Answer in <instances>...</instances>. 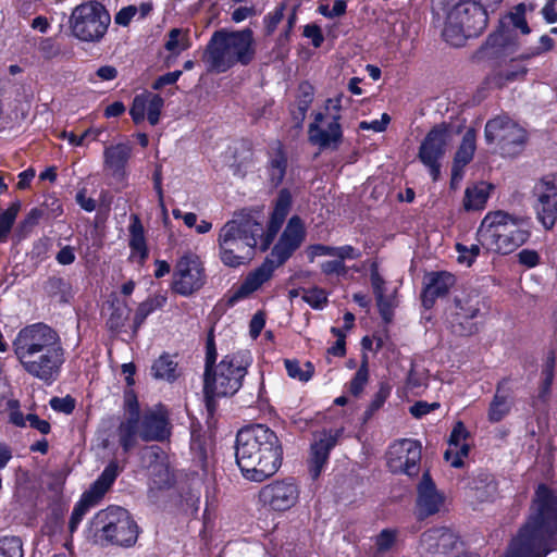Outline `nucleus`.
<instances>
[{
	"label": "nucleus",
	"mask_w": 557,
	"mask_h": 557,
	"mask_svg": "<svg viewBox=\"0 0 557 557\" xmlns=\"http://www.w3.org/2000/svg\"><path fill=\"white\" fill-rule=\"evenodd\" d=\"M171 436L168 411L162 406L147 410L140 419L139 437L145 442H163Z\"/></svg>",
	"instance_id": "nucleus-21"
},
{
	"label": "nucleus",
	"mask_w": 557,
	"mask_h": 557,
	"mask_svg": "<svg viewBox=\"0 0 557 557\" xmlns=\"http://www.w3.org/2000/svg\"><path fill=\"white\" fill-rule=\"evenodd\" d=\"M343 429H330L317 432L311 443L309 471L312 479H317L327 462L330 451L336 446Z\"/></svg>",
	"instance_id": "nucleus-19"
},
{
	"label": "nucleus",
	"mask_w": 557,
	"mask_h": 557,
	"mask_svg": "<svg viewBox=\"0 0 557 557\" xmlns=\"http://www.w3.org/2000/svg\"><path fill=\"white\" fill-rule=\"evenodd\" d=\"M530 237L529 223L504 211L488 212L478 230V242L488 251L510 253Z\"/></svg>",
	"instance_id": "nucleus-6"
},
{
	"label": "nucleus",
	"mask_w": 557,
	"mask_h": 557,
	"mask_svg": "<svg viewBox=\"0 0 557 557\" xmlns=\"http://www.w3.org/2000/svg\"><path fill=\"white\" fill-rule=\"evenodd\" d=\"M335 257L344 262L346 259L355 260L360 258L361 252L350 245H345L335 247Z\"/></svg>",
	"instance_id": "nucleus-63"
},
{
	"label": "nucleus",
	"mask_w": 557,
	"mask_h": 557,
	"mask_svg": "<svg viewBox=\"0 0 557 557\" xmlns=\"http://www.w3.org/2000/svg\"><path fill=\"white\" fill-rule=\"evenodd\" d=\"M50 406L53 410L63 413H71L75 408V401L70 396L60 398L53 397L50 399Z\"/></svg>",
	"instance_id": "nucleus-54"
},
{
	"label": "nucleus",
	"mask_w": 557,
	"mask_h": 557,
	"mask_svg": "<svg viewBox=\"0 0 557 557\" xmlns=\"http://www.w3.org/2000/svg\"><path fill=\"white\" fill-rule=\"evenodd\" d=\"M102 523L101 533L109 543L132 546L138 537V527L128 511L121 507H109L97 515Z\"/></svg>",
	"instance_id": "nucleus-9"
},
{
	"label": "nucleus",
	"mask_w": 557,
	"mask_h": 557,
	"mask_svg": "<svg viewBox=\"0 0 557 557\" xmlns=\"http://www.w3.org/2000/svg\"><path fill=\"white\" fill-rule=\"evenodd\" d=\"M445 13H457V17L468 30L481 32L487 23L486 10L482 0H442Z\"/></svg>",
	"instance_id": "nucleus-18"
},
{
	"label": "nucleus",
	"mask_w": 557,
	"mask_h": 557,
	"mask_svg": "<svg viewBox=\"0 0 557 557\" xmlns=\"http://www.w3.org/2000/svg\"><path fill=\"white\" fill-rule=\"evenodd\" d=\"M292 207V195L287 189H282L278 193V196L275 200L273 211L270 216V221L267 227V231L262 227V235L260 240V249L265 251L273 239L275 238L277 232L282 227L289 210Z\"/></svg>",
	"instance_id": "nucleus-27"
},
{
	"label": "nucleus",
	"mask_w": 557,
	"mask_h": 557,
	"mask_svg": "<svg viewBox=\"0 0 557 557\" xmlns=\"http://www.w3.org/2000/svg\"><path fill=\"white\" fill-rule=\"evenodd\" d=\"M457 20V13H446L443 37L446 42L453 46H460L466 37L476 34V32L468 30L467 26L460 20Z\"/></svg>",
	"instance_id": "nucleus-35"
},
{
	"label": "nucleus",
	"mask_w": 557,
	"mask_h": 557,
	"mask_svg": "<svg viewBox=\"0 0 557 557\" xmlns=\"http://www.w3.org/2000/svg\"><path fill=\"white\" fill-rule=\"evenodd\" d=\"M163 107L164 100L161 96L144 91L134 97L129 115L135 124H140L147 119L151 125H157Z\"/></svg>",
	"instance_id": "nucleus-25"
},
{
	"label": "nucleus",
	"mask_w": 557,
	"mask_h": 557,
	"mask_svg": "<svg viewBox=\"0 0 557 557\" xmlns=\"http://www.w3.org/2000/svg\"><path fill=\"white\" fill-rule=\"evenodd\" d=\"M206 283L205 267L195 253L182 256L175 264L172 288L182 296H190Z\"/></svg>",
	"instance_id": "nucleus-12"
},
{
	"label": "nucleus",
	"mask_w": 557,
	"mask_h": 557,
	"mask_svg": "<svg viewBox=\"0 0 557 557\" xmlns=\"http://www.w3.org/2000/svg\"><path fill=\"white\" fill-rule=\"evenodd\" d=\"M12 348L22 370L30 377L52 385L62 373L66 350L57 330L34 323L18 331Z\"/></svg>",
	"instance_id": "nucleus-1"
},
{
	"label": "nucleus",
	"mask_w": 557,
	"mask_h": 557,
	"mask_svg": "<svg viewBox=\"0 0 557 557\" xmlns=\"http://www.w3.org/2000/svg\"><path fill=\"white\" fill-rule=\"evenodd\" d=\"M339 115L329 120L323 113H318L309 127V139L320 148H336L342 140V128L338 123Z\"/></svg>",
	"instance_id": "nucleus-24"
},
{
	"label": "nucleus",
	"mask_w": 557,
	"mask_h": 557,
	"mask_svg": "<svg viewBox=\"0 0 557 557\" xmlns=\"http://www.w3.org/2000/svg\"><path fill=\"white\" fill-rule=\"evenodd\" d=\"M302 299L313 309H322L327 302V295L324 289L312 287L304 290Z\"/></svg>",
	"instance_id": "nucleus-48"
},
{
	"label": "nucleus",
	"mask_w": 557,
	"mask_h": 557,
	"mask_svg": "<svg viewBox=\"0 0 557 557\" xmlns=\"http://www.w3.org/2000/svg\"><path fill=\"white\" fill-rule=\"evenodd\" d=\"M307 256H308L310 262H313V260L317 257H324V256L335 257V247L326 246V245H322V244L310 245L307 248Z\"/></svg>",
	"instance_id": "nucleus-52"
},
{
	"label": "nucleus",
	"mask_w": 557,
	"mask_h": 557,
	"mask_svg": "<svg viewBox=\"0 0 557 557\" xmlns=\"http://www.w3.org/2000/svg\"><path fill=\"white\" fill-rule=\"evenodd\" d=\"M20 210V203H12L0 214V242L4 243L11 232Z\"/></svg>",
	"instance_id": "nucleus-44"
},
{
	"label": "nucleus",
	"mask_w": 557,
	"mask_h": 557,
	"mask_svg": "<svg viewBox=\"0 0 557 557\" xmlns=\"http://www.w3.org/2000/svg\"><path fill=\"white\" fill-rule=\"evenodd\" d=\"M528 70L520 63H512L508 69L500 71L495 77V85L502 87L507 83L522 79Z\"/></svg>",
	"instance_id": "nucleus-43"
},
{
	"label": "nucleus",
	"mask_w": 557,
	"mask_h": 557,
	"mask_svg": "<svg viewBox=\"0 0 557 557\" xmlns=\"http://www.w3.org/2000/svg\"><path fill=\"white\" fill-rule=\"evenodd\" d=\"M305 235L306 232L301 219L297 215L292 216L278 242L272 249L271 259L278 265L283 264L300 247Z\"/></svg>",
	"instance_id": "nucleus-20"
},
{
	"label": "nucleus",
	"mask_w": 557,
	"mask_h": 557,
	"mask_svg": "<svg viewBox=\"0 0 557 557\" xmlns=\"http://www.w3.org/2000/svg\"><path fill=\"white\" fill-rule=\"evenodd\" d=\"M376 302L382 318L385 321H389L393 313L394 301L389 296L384 294L376 296Z\"/></svg>",
	"instance_id": "nucleus-61"
},
{
	"label": "nucleus",
	"mask_w": 557,
	"mask_h": 557,
	"mask_svg": "<svg viewBox=\"0 0 557 557\" xmlns=\"http://www.w3.org/2000/svg\"><path fill=\"white\" fill-rule=\"evenodd\" d=\"M262 223L249 214L236 215L219 231L218 248L221 262L228 268L248 263L260 248Z\"/></svg>",
	"instance_id": "nucleus-4"
},
{
	"label": "nucleus",
	"mask_w": 557,
	"mask_h": 557,
	"mask_svg": "<svg viewBox=\"0 0 557 557\" xmlns=\"http://www.w3.org/2000/svg\"><path fill=\"white\" fill-rule=\"evenodd\" d=\"M437 408H440V403H436V401L435 403H426V401L420 400V401L414 403L410 407L409 411L414 418H421Z\"/></svg>",
	"instance_id": "nucleus-58"
},
{
	"label": "nucleus",
	"mask_w": 557,
	"mask_h": 557,
	"mask_svg": "<svg viewBox=\"0 0 557 557\" xmlns=\"http://www.w3.org/2000/svg\"><path fill=\"white\" fill-rule=\"evenodd\" d=\"M256 54L253 32L216 30L209 40L203 53V62L209 72L224 73L236 64H249Z\"/></svg>",
	"instance_id": "nucleus-5"
},
{
	"label": "nucleus",
	"mask_w": 557,
	"mask_h": 557,
	"mask_svg": "<svg viewBox=\"0 0 557 557\" xmlns=\"http://www.w3.org/2000/svg\"><path fill=\"white\" fill-rule=\"evenodd\" d=\"M332 333L337 337V341L327 349L330 355L343 357L345 355V332L337 327H332Z\"/></svg>",
	"instance_id": "nucleus-55"
},
{
	"label": "nucleus",
	"mask_w": 557,
	"mask_h": 557,
	"mask_svg": "<svg viewBox=\"0 0 557 557\" xmlns=\"http://www.w3.org/2000/svg\"><path fill=\"white\" fill-rule=\"evenodd\" d=\"M369 381L368 361L364 360L348 384V389L354 396H359Z\"/></svg>",
	"instance_id": "nucleus-46"
},
{
	"label": "nucleus",
	"mask_w": 557,
	"mask_h": 557,
	"mask_svg": "<svg viewBox=\"0 0 557 557\" xmlns=\"http://www.w3.org/2000/svg\"><path fill=\"white\" fill-rule=\"evenodd\" d=\"M493 186L486 182H479L468 186L465 190L463 208L466 211L482 210L485 208Z\"/></svg>",
	"instance_id": "nucleus-34"
},
{
	"label": "nucleus",
	"mask_w": 557,
	"mask_h": 557,
	"mask_svg": "<svg viewBox=\"0 0 557 557\" xmlns=\"http://www.w3.org/2000/svg\"><path fill=\"white\" fill-rule=\"evenodd\" d=\"M165 296L157 295L139 304L134 315V332L136 333L138 331V329L144 324L148 315H150L157 309L162 308L165 305Z\"/></svg>",
	"instance_id": "nucleus-39"
},
{
	"label": "nucleus",
	"mask_w": 557,
	"mask_h": 557,
	"mask_svg": "<svg viewBox=\"0 0 557 557\" xmlns=\"http://www.w3.org/2000/svg\"><path fill=\"white\" fill-rule=\"evenodd\" d=\"M99 134L100 131L87 129L81 136H76L72 132H62L60 137L66 139L73 146H82L88 136L94 135V139H96Z\"/></svg>",
	"instance_id": "nucleus-59"
},
{
	"label": "nucleus",
	"mask_w": 557,
	"mask_h": 557,
	"mask_svg": "<svg viewBox=\"0 0 557 557\" xmlns=\"http://www.w3.org/2000/svg\"><path fill=\"white\" fill-rule=\"evenodd\" d=\"M475 149V132L470 128L462 137V141L456 151L453 165L463 169L473 159Z\"/></svg>",
	"instance_id": "nucleus-37"
},
{
	"label": "nucleus",
	"mask_w": 557,
	"mask_h": 557,
	"mask_svg": "<svg viewBox=\"0 0 557 557\" xmlns=\"http://www.w3.org/2000/svg\"><path fill=\"white\" fill-rule=\"evenodd\" d=\"M278 267L280 265L271 258L265 259L258 268L250 271L242 284L233 290L228 302L234 305L242 299L248 298L271 280L275 269Z\"/></svg>",
	"instance_id": "nucleus-23"
},
{
	"label": "nucleus",
	"mask_w": 557,
	"mask_h": 557,
	"mask_svg": "<svg viewBox=\"0 0 557 557\" xmlns=\"http://www.w3.org/2000/svg\"><path fill=\"white\" fill-rule=\"evenodd\" d=\"M458 535L448 528H434L425 531L420 540V547L432 556L447 555L456 549Z\"/></svg>",
	"instance_id": "nucleus-26"
},
{
	"label": "nucleus",
	"mask_w": 557,
	"mask_h": 557,
	"mask_svg": "<svg viewBox=\"0 0 557 557\" xmlns=\"http://www.w3.org/2000/svg\"><path fill=\"white\" fill-rule=\"evenodd\" d=\"M391 391H392V388L388 384H386V383L380 384L379 391L374 394V396L368 407V410H367L368 416L373 414L385 404L386 399L391 395Z\"/></svg>",
	"instance_id": "nucleus-49"
},
{
	"label": "nucleus",
	"mask_w": 557,
	"mask_h": 557,
	"mask_svg": "<svg viewBox=\"0 0 557 557\" xmlns=\"http://www.w3.org/2000/svg\"><path fill=\"white\" fill-rule=\"evenodd\" d=\"M554 368H555V358L549 357L543 368L542 375H543V393H548L553 380H554Z\"/></svg>",
	"instance_id": "nucleus-62"
},
{
	"label": "nucleus",
	"mask_w": 557,
	"mask_h": 557,
	"mask_svg": "<svg viewBox=\"0 0 557 557\" xmlns=\"http://www.w3.org/2000/svg\"><path fill=\"white\" fill-rule=\"evenodd\" d=\"M449 141V129L445 124H441L433 127L420 145L418 157L429 169L433 181H437L440 177V160L444 157Z\"/></svg>",
	"instance_id": "nucleus-14"
},
{
	"label": "nucleus",
	"mask_w": 557,
	"mask_h": 557,
	"mask_svg": "<svg viewBox=\"0 0 557 557\" xmlns=\"http://www.w3.org/2000/svg\"><path fill=\"white\" fill-rule=\"evenodd\" d=\"M557 549V493L545 484L535 491L532 513L505 557H544Z\"/></svg>",
	"instance_id": "nucleus-2"
},
{
	"label": "nucleus",
	"mask_w": 557,
	"mask_h": 557,
	"mask_svg": "<svg viewBox=\"0 0 557 557\" xmlns=\"http://www.w3.org/2000/svg\"><path fill=\"white\" fill-rule=\"evenodd\" d=\"M445 505L444 494L437 490L429 472H424L417 485V512L420 518L440 512Z\"/></svg>",
	"instance_id": "nucleus-22"
},
{
	"label": "nucleus",
	"mask_w": 557,
	"mask_h": 557,
	"mask_svg": "<svg viewBox=\"0 0 557 557\" xmlns=\"http://www.w3.org/2000/svg\"><path fill=\"white\" fill-rule=\"evenodd\" d=\"M281 442L270 428L256 424L242 429L236 438V461L243 475L262 482L282 465Z\"/></svg>",
	"instance_id": "nucleus-3"
},
{
	"label": "nucleus",
	"mask_w": 557,
	"mask_h": 557,
	"mask_svg": "<svg viewBox=\"0 0 557 557\" xmlns=\"http://www.w3.org/2000/svg\"><path fill=\"white\" fill-rule=\"evenodd\" d=\"M506 380H503L497 384L496 393L490 404L487 411V419L491 423H497L505 419L512 407V400L510 394L503 391V386Z\"/></svg>",
	"instance_id": "nucleus-33"
},
{
	"label": "nucleus",
	"mask_w": 557,
	"mask_h": 557,
	"mask_svg": "<svg viewBox=\"0 0 557 557\" xmlns=\"http://www.w3.org/2000/svg\"><path fill=\"white\" fill-rule=\"evenodd\" d=\"M480 311V300L478 297L462 296L455 299V312L453 323H456L459 327L457 329L454 324V332L460 335H469L475 332V326L471 322Z\"/></svg>",
	"instance_id": "nucleus-29"
},
{
	"label": "nucleus",
	"mask_w": 557,
	"mask_h": 557,
	"mask_svg": "<svg viewBox=\"0 0 557 557\" xmlns=\"http://www.w3.org/2000/svg\"><path fill=\"white\" fill-rule=\"evenodd\" d=\"M122 471L123 467H120L116 460L110 461L89 490L83 493L70 518L71 532L77 529L86 512L102 499Z\"/></svg>",
	"instance_id": "nucleus-11"
},
{
	"label": "nucleus",
	"mask_w": 557,
	"mask_h": 557,
	"mask_svg": "<svg viewBox=\"0 0 557 557\" xmlns=\"http://www.w3.org/2000/svg\"><path fill=\"white\" fill-rule=\"evenodd\" d=\"M391 119L387 113H383L380 120H373L371 122L362 121L359 123V128L362 131H372L374 133H380L385 131L387 124Z\"/></svg>",
	"instance_id": "nucleus-53"
},
{
	"label": "nucleus",
	"mask_w": 557,
	"mask_h": 557,
	"mask_svg": "<svg viewBox=\"0 0 557 557\" xmlns=\"http://www.w3.org/2000/svg\"><path fill=\"white\" fill-rule=\"evenodd\" d=\"M536 219L546 230H552L557 221V174H547L533 187Z\"/></svg>",
	"instance_id": "nucleus-13"
},
{
	"label": "nucleus",
	"mask_w": 557,
	"mask_h": 557,
	"mask_svg": "<svg viewBox=\"0 0 557 557\" xmlns=\"http://www.w3.org/2000/svg\"><path fill=\"white\" fill-rule=\"evenodd\" d=\"M396 531L391 529L382 530L375 539V545L380 552H386L392 548L396 541Z\"/></svg>",
	"instance_id": "nucleus-50"
},
{
	"label": "nucleus",
	"mask_w": 557,
	"mask_h": 557,
	"mask_svg": "<svg viewBox=\"0 0 557 557\" xmlns=\"http://www.w3.org/2000/svg\"><path fill=\"white\" fill-rule=\"evenodd\" d=\"M287 168V160L281 150H277L270 159L269 162V178L273 186L282 183Z\"/></svg>",
	"instance_id": "nucleus-41"
},
{
	"label": "nucleus",
	"mask_w": 557,
	"mask_h": 557,
	"mask_svg": "<svg viewBox=\"0 0 557 557\" xmlns=\"http://www.w3.org/2000/svg\"><path fill=\"white\" fill-rule=\"evenodd\" d=\"M190 47L189 32L182 28H173L168 35L164 48L172 54H180Z\"/></svg>",
	"instance_id": "nucleus-40"
},
{
	"label": "nucleus",
	"mask_w": 557,
	"mask_h": 557,
	"mask_svg": "<svg viewBox=\"0 0 557 557\" xmlns=\"http://www.w3.org/2000/svg\"><path fill=\"white\" fill-rule=\"evenodd\" d=\"M485 139L488 144H496L504 156L511 157L522 150L527 132L510 117L500 115L486 123Z\"/></svg>",
	"instance_id": "nucleus-10"
},
{
	"label": "nucleus",
	"mask_w": 557,
	"mask_h": 557,
	"mask_svg": "<svg viewBox=\"0 0 557 557\" xmlns=\"http://www.w3.org/2000/svg\"><path fill=\"white\" fill-rule=\"evenodd\" d=\"M455 276L448 272L431 273L423 290V306L431 308L435 299L445 296L455 285Z\"/></svg>",
	"instance_id": "nucleus-32"
},
{
	"label": "nucleus",
	"mask_w": 557,
	"mask_h": 557,
	"mask_svg": "<svg viewBox=\"0 0 557 557\" xmlns=\"http://www.w3.org/2000/svg\"><path fill=\"white\" fill-rule=\"evenodd\" d=\"M0 557H24L22 541L16 536L1 537Z\"/></svg>",
	"instance_id": "nucleus-45"
},
{
	"label": "nucleus",
	"mask_w": 557,
	"mask_h": 557,
	"mask_svg": "<svg viewBox=\"0 0 557 557\" xmlns=\"http://www.w3.org/2000/svg\"><path fill=\"white\" fill-rule=\"evenodd\" d=\"M110 22L111 17L106 8L97 1H89L73 10L70 25L77 39L97 42L106 35Z\"/></svg>",
	"instance_id": "nucleus-8"
},
{
	"label": "nucleus",
	"mask_w": 557,
	"mask_h": 557,
	"mask_svg": "<svg viewBox=\"0 0 557 557\" xmlns=\"http://www.w3.org/2000/svg\"><path fill=\"white\" fill-rule=\"evenodd\" d=\"M468 431L461 421H458L449 435L448 447L444 454V458L451 467L460 468L463 459L468 457L469 445L467 443Z\"/></svg>",
	"instance_id": "nucleus-30"
},
{
	"label": "nucleus",
	"mask_w": 557,
	"mask_h": 557,
	"mask_svg": "<svg viewBox=\"0 0 557 557\" xmlns=\"http://www.w3.org/2000/svg\"><path fill=\"white\" fill-rule=\"evenodd\" d=\"M346 1L344 0H336L332 8L329 5L322 4L319 7V12L323 14L326 17L334 18L337 16L343 15L346 12Z\"/></svg>",
	"instance_id": "nucleus-57"
},
{
	"label": "nucleus",
	"mask_w": 557,
	"mask_h": 557,
	"mask_svg": "<svg viewBox=\"0 0 557 557\" xmlns=\"http://www.w3.org/2000/svg\"><path fill=\"white\" fill-rule=\"evenodd\" d=\"M151 375L156 380L173 382L177 379V362L168 352L162 354L151 366Z\"/></svg>",
	"instance_id": "nucleus-36"
},
{
	"label": "nucleus",
	"mask_w": 557,
	"mask_h": 557,
	"mask_svg": "<svg viewBox=\"0 0 557 557\" xmlns=\"http://www.w3.org/2000/svg\"><path fill=\"white\" fill-rule=\"evenodd\" d=\"M512 26L519 29L523 35H528L530 33V27L525 20V4L519 3L513 8V10L508 13L506 16Z\"/></svg>",
	"instance_id": "nucleus-47"
},
{
	"label": "nucleus",
	"mask_w": 557,
	"mask_h": 557,
	"mask_svg": "<svg viewBox=\"0 0 557 557\" xmlns=\"http://www.w3.org/2000/svg\"><path fill=\"white\" fill-rule=\"evenodd\" d=\"M298 498L299 488L292 479L275 481L264 485L259 492L260 503L275 511L290 509Z\"/></svg>",
	"instance_id": "nucleus-17"
},
{
	"label": "nucleus",
	"mask_w": 557,
	"mask_h": 557,
	"mask_svg": "<svg viewBox=\"0 0 557 557\" xmlns=\"http://www.w3.org/2000/svg\"><path fill=\"white\" fill-rule=\"evenodd\" d=\"M141 461L149 474V496L157 491L170 488L174 482L165 454L159 446H149L141 451Z\"/></svg>",
	"instance_id": "nucleus-16"
},
{
	"label": "nucleus",
	"mask_w": 557,
	"mask_h": 557,
	"mask_svg": "<svg viewBox=\"0 0 557 557\" xmlns=\"http://www.w3.org/2000/svg\"><path fill=\"white\" fill-rule=\"evenodd\" d=\"M133 148L129 143L110 145L103 150V166L112 177L124 181L127 177L126 166L132 157Z\"/></svg>",
	"instance_id": "nucleus-28"
},
{
	"label": "nucleus",
	"mask_w": 557,
	"mask_h": 557,
	"mask_svg": "<svg viewBox=\"0 0 557 557\" xmlns=\"http://www.w3.org/2000/svg\"><path fill=\"white\" fill-rule=\"evenodd\" d=\"M284 364L288 376L300 382H308L314 372L313 366L310 362H307L301 367L299 361L286 359Z\"/></svg>",
	"instance_id": "nucleus-42"
},
{
	"label": "nucleus",
	"mask_w": 557,
	"mask_h": 557,
	"mask_svg": "<svg viewBox=\"0 0 557 557\" xmlns=\"http://www.w3.org/2000/svg\"><path fill=\"white\" fill-rule=\"evenodd\" d=\"M128 246L131 249L129 260L143 265L149 256V250L145 236V228L138 215H131L128 226Z\"/></svg>",
	"instance_id": "nucleus-31"
},
{
	"label": "nucleus",
	"mask_w": 557,
	"mask_h": 557,
	"mask_svg": "<svg viewBox=\"0 0 557 557\" xmlns=\"http://www.w3.org/2000/svg\"><path fill=\"white\" fill-rule=\"evenodd\" d=\"M138 8L135 5H128L122 8L114 16V22L121 26H127L133 17L137 14Z\"/></svg>",
	"instance_id": "nucleus-60"
},
{
	"label": "nucleus",
	"mask_w": 557,
	"mask_h": 557,
	"mask_svg": "<svg viewBox=\"0 0 557 557\" xmlns=\"http://www.w3.org/2000/svg\"><path fill=\"white\" fill-rule=\"evenodd\" d=\"M387 466L393 473L414 476L420 470L421 445L410 438H404L388 448Z\"/></svg>",
	"instance_id": "nucleus-15"
},
{
	"label": "nucleus",
	"mask_w": 557,
	"mask_h": 557,
	"mask_svg": "<svg viewBox=\"0 0 557 557\" xmlns=\"http://www.w3.org/2000/svg\"><path fill=\"white\" fill-rule=\"evenodd\" d=\"M321 271L325 275L345 276L347 267L342 260H329L321 264Z\"/></svg>",
	"instance_id": "nucleus-51"
},
{
	"label": "nucleus",
	"mask_w": 557,
	"mask_h": 557,
	"mask_svg": "<svg viewBox=\"0 0 557 557\" xmlns=\"http://www.w3.org/2000/svg\"><path fill=\"white\" fill-rule=\"evenodd\" d=\"M9 405V420L11 423H13L14 425L16 426H26L27 424V419H26V416H24L21 411H20V404L17 400H10L8 403Z\"/></svg>",
	"instance_id": "nucleus-56"
},
{
	"label": "nucleus",
	"mask_w": 557,
	"mask_h": 557,
	"mask_svg": "<svg viewBox=\"0 0 557 557\" xmlns=\"http://www.w3.org/2000/svg\"><path fill=\"white\" fill-rule=\"evenodd\" d=\"M304 36L311 39L312 45L318 48L322 45L324 38L319 26L309 24L305 26Z\"/></svg>",
	"instance_id": "nucleus-64"
},
{
	"label": "nucleus",
	"mask_w": 557,
	"mask_h": 557,
	"mask_svg": "<svg viewBox=\"0 0 557 557\" xmlns=\"http://www.w3.org/2000/svg\"><path fill=\"white\" fill-rule=\"evenodd\" d=\"M251 361L250 352L240 350L224 356L213 369L205 370L203 392L211 413L216 397L232 396L239 391Z\"/></svg>",
	"instance_id": "nucleus-7"
},
{
	"label": "nucleus",
	"mask_w": 557,
	"mask_h": 557,
	"mask_svg": "<svg viewBox=\"0 0 557 557\" xmlns=\"http://www.w3.org/2000/svg\"><path fill=\"white\" fill-rule=\"evenodd\" d=\"M140 419H126L123 421L119 429V442L124 451H128L135 447L137 437H139Z\"/></svg>",
	"instance_id": "nucleus-38"
}]
</instances>
